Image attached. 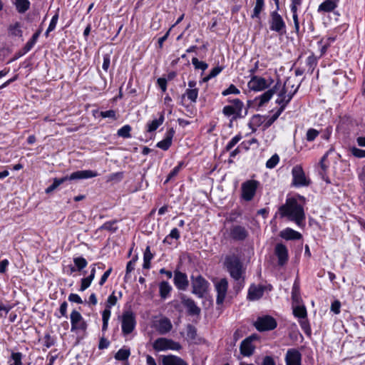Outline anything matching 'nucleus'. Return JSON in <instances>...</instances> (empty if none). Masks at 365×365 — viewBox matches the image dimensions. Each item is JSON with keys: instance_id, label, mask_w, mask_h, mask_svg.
Wrapping results in <instances>:
<instances>
[{"instance_id": "nucleus-1", "label": "nucleus", "mask_w": 365, "mask_h": 365, "mask_svg": "<svg viewBox=\"0 0 365 365\" xmlns=\"http://www.w3.org/2000/svg\"><path fill=\"white\" fill-rule=\"evenodd\" d=\"M279 213L281 217H287L289 220L294 222L299 227H303L305 225L304 207L295 197H287L285 203L279 207Z\"/></svg>"}, {"instance_id": "nucleus-2", "label": "nucleus", "mask_w": 365, "mask_h": 365, "mask_svg": "<svg viewBox=\"0 0 365 365\" xmlns=\"http://www.w3.org/2000/svg\"><path fill=\"white\" fill-rule=\"evenodd\" d=\"M298 87L294 88V86L291 84L289 80H287L284 84L282 91L279 93L278 98L276 100L277 103L280 105V108L272 116L267 117L264 122V126L267 128L279 118L280 114L284 110L286 105L292 98L294 93L297 92Z\"/></svg>"}, {"instance_id": "nucleus-3", "label": "nucleus", "mask_w": 365, "mask_h": 365, "mask_svg": "<svg viewBox=\"0 0 365 365\" xmlns=\"http://www.w3.org/2000/svg\"><path fill=\"white\" fill-rule=\"evenodd\" d=\"M224 266L230 275L235 280L244 279L245 269L240 257L236 254H229L225 256Z\"/></svg>"}, {"instance_id": "nucleus-4", "label": "nucleus", "mask_w": 365, "mask_h": 365, "mask_svg": "<svg viewBox=\"0 0 365 365\" xmlns=\"http://www.w3.org/2000/svg\"><path fill=\"white\" fill-rule=\"evenodd\" d=\"M120 322L121 330L123 336L130 334L135 329L136 319L135 315L131 310H125L122 315L118 317Z\"/></svg>"}, {"instance_id": "nucleus-5", "label": "nucleus", "mask_w": 365, "mask_h": 365, "mask_svg": "<svg viewBox=\"0 0 365 365\" xmlns=\"http://www.w3.org/2000/svg\"><path fill=\"white\" fill-rule=\"evenodd\" d=\"M228 101L231 103V105L225 106L222 109V113L227 117L232 116V121L242 118L243 103L238 98Z\"/></svg>"}, {"instance_id": "nucleus-6", "label": "nucleus", "mask_w": 365, "mask_h": 365, "mask_svg": "<svg viewBox=\"0 0 365 365\" xmlns=\"http://www.w3.org/2000/svg\"><path fill=\"white\" fill-rule=\"evenodd\" d=\"M259 182L255 180H248L241 185V197L247 202L251 201L255 196Z\"/></svg>"}, {"instance_id": "nucleus-7", "label": "nucleus", "mask_w": 365, "mask_h": 365, "mask_svg": "<svg viewBox=\"0 0 365 365\" xmlns=\"http://www.w3.org/2000/svg\"><path fill=\"white\" fill-rule=\"evenodd\" d=\"M153 347L157 351H165L167 350L179 351L182 346L173 339L162 337L154 341Z\"/></svg>"}, {"instance_id": "nucleus-8", "label": "nucleus", "mask_w": 365, "mask_h": 365, "mask_svg": "<svg viewBox=\"0 0 365 365\" xmlns=\"http://www.w3.org/2000/svg\"><path fill=\"white\" fill-rule=\"evenodd\" d=\"M98 175V173L95 171L90 170H78L73 173H71L70 175L64 176L61 178H54L56 180V184L61 185L63 182H65L67 180H81V179H88L96 177Z\"/></svg>"}, {"instance_id": "nucleus-9", "label": "nucleus", "mask_w": 365, "mask_h": 365, "mask_svg": "<svg viewBox=\"0 0 365 365\" xmlns=\"http://www.w3.org/2000/svg\"><path fill=\"white\" fill-rule=\"evenodd\" d=\"M98 175V173L95 171L90 170H78L73 173H71L70 175L64 176L61 178H54L56 180V184L61 185L63 182H65L67 180H81V179H88L96 177Z\"/></svg>"}, {"instance_id": "nucleus-10", "label": "nucleus", "mask_w": 365, "mask_h": 365, "mask_svg": "<svg viewBox=\"0 0 365 365\" xmlns=\"http://www.w3.org/2000/svg\"><path fill=\"white\" fill-rule=\"evenodd\" d=\"M192 293L202 298L207 291L209 283L202 276H192Z\"/></svg>"}, {"instance_id": "nucleus-11", "label": "nucleus", "mask_w": 365, "mask_h": 365, "mask_svg": "<svg viewBox=\"0 0 365 365\" xmlns=\"http://www.w3.org/2000/svg\"><path fill=\"white\" fill-rule=\"evenodd\" d=\"M258 339L257 336L252 334L242 341L240 345V354L245 357L253 355L256 346L255 341Z\"/></svg>"}, {"instance_id": "nucleus-12", "label": "nucleus", "mask_w": 365, "mask_h": 365, "mask_svg": "<svg viewBox=\"0 0 365 365\" xmlns=\"http://www.w3.org/2000/svg\"><path fill=\"white\" fill-rule=\"evenodd\" d=\"M269 29L279 34H282L286 31V25L282 17L277 11H272L270 14L269 21Z\"/></svg>"}, {"instance_id": "nucleus-13", "label": "nucleus", "mask_w": 365, "mask_h": 365, "mask_svg": "<svg viewBox=\"0 0 365 365\" xmlns=\"http://www.w3.org/2000/svg\"><path fill=\"white\" fill-rule=\"evenodd\" d=\"M255 328L260 331L272 330L277 327L276 320L270 316L259 317L255 322Z\"/></svg>"}, {"instance_id": "nucleus-14", "label": "nucleus", "mask_w": 365, "mask_h": 365, "mask_svg": "<svg viewBox=\"0 0 365 365\" xmlns=\"http://www.w3.org/2000/svg\"><path fill=\"white\" fill-rule=\"evenodd\" d=\"M71 331H76L78 330L85 331L87 328V324L83 319L82 315L76 310H73L70 315Z\"/></svg>"}, {"instance_id": "nucleus-15", "label": "nucleus", "mask_w": 365, "mask_h": 365, "mask_svg": "<svg viewBox=\"0 0 365 365\" xmlns=\"http://www.w3.org/2000/svg\"><path fill=\"white\" fill-rule=\"evenodd\" d=\"M293 176V184L295 186H307L309 184V180L307 178L305 173L300 166H295L292 170Z\"/></svg>"}, {"instance_id": "nucleus-16", "label": "nucleus", "mask_w": 365, "mask_h": 365, "mask_svg": "<svg viewBox=\"0 0 365 365\" xmlns=\"http://www.w3.org/2000/svg\"><path fill=\"white\" fill-rule=\"evenodd\" d=\"M215 288L217 293L216 302L222 304L224 302L228 289V282L225 278L220 279L215 283Z\"/></svg>"}, {"instance_id": "nucleus-17", "label": "nucleus", "mask_w": 365, "mask_h": 365, "mask_svg": "<svg viewBox=\"0 0 365 365\" xmlns=\"http://www.w3.org/2000/svg\"><path fill=\"white\" fill-rule=\"evenodd\" d=\"M269 86L267 81L262 77L254 76L248 82V87L253 91H259L267 88Z\"/></svg>"}, {"instance_id": "nucleus-18", "label": "nucleus", "mask_w": 365, "mask_h": 365, "mask_svg": "<svg viewBox=\"0 0 365 365\" xmlns=\"http://www.w3.org/2000/svg\"><path fill=\"white\" fill-rule=\"evenodd\" d=\"M173 280L175 287L180 290H185L189 285L187 275L179 271L175 272Z\"/></svg>"}, {"instance_id": "nucleus-19", "label": "nucleus", "mask_w": 365, "mask_h": 365, "mask_svg": "<svg viewBox=\"0 0 365 365\" xmlns=\"http://www.w3.org/2000/svg\"><path fill=\"white\" fill-rule=\"evenodd\" d=\"M264 292V286L252 284L248 289L247 299L250 301L258 300L263 296Z\"/></svg>"}, {"instance_id": "nucleus-20", "label": "nucleus", "mask_w": 365, "mask_h": 365, "mask_svg": "<svg viewBox=\"0 0 365 365\" xmlns=\"http://www.w3.org/2000/svg\"><path fill=\"white\" fill-rule=\"evenodd\" d=\"M155 328L160 334H165L172 329L173 324L168 318L163 317L156 322Z\"/></svg>"}, {"instance_id": "nucleus-21", "label": "nucleus", "mask_w": 365, "mask_h": 365, "mask_svg": "<svg viewBox=\"0 0 365 365\" xmlns=\"http://www.w3.org/2000/svg\"><path fill=\"white\" fill-rule=\"evenodd\" d=\"M286 365H301V354L295 349L287 351L285 356Z\"/></svg>"}, {"instance_id": "nucleus-22", "label": "nucleus", "mask_w": 365, "mask_h": 365, "mask_svg": "<svg viewBox=\"0 0 365 365\" xmlns=\"http://www.w3.org/2000/svg\"><path fill=\"white\" fill-rule=\"evenodd\" d=\"M175 134V130L173 128H170L167 130L165 133V137L163 140L158 142L156 146L163 150H167L169 149L172 144V140Z\"/></svg>"}, {"instance_id": "nucleus-23", "label": "nucleus", "mask_w": 365, "mask_h": 365, "mask_svg": "<svg viewBox=\"0 0 365 365\" xmlns=\"http://www.w3.org/2000/svg\"><path fill=\"white\" fill-rule=\"evenodd\" d=\"M247 235L246 229L240 225H235L230 230V236L236 240H243Z\"/></svg>"}, {"instance_id": "nucleus-24", "label": "nucleus", "mask_w": 365, "mask_h": 365, "mask_svg": "<svg viewBox=\"0 0 365 365\" xmlns=\"http://www.w3.org/2000/svg\"><path fill=\"white\" fill-rule=\"evenodd\" d=\"M275 254L279 259V264L283 265L288 259V251L283 244H277L275 247Z\"/></svg>"}, {"instance_id": "nucleus-25", "label": "nucleus", "mask_w": 365, "mask_h": 365, "mask_svg": "<svg viewBox=\"0 0 365 365\" xmlns=\"http://www.w3.org/2000/svg\"><path fill=\"white\" fill-rule=\"evenodd\" d=\"M163 365H188V364L180 357L175 355H167L162 357Z\"/></svg>"}, {"instance_id": "nucleus-26", "label": "nucleus", "mask_w": 365, "mask_h": 365, "mask_svg": "<svg viewBox=\"0 0 365 365\" xmlns=\"http://www.w3.org/2000/svg\"><path fill=\"white\" fill-rule=\"evenodd\" d=\"M339 0H325L318 7L317 11L321 13H329L333 11L336 7Z\"/></svg>"}, {"instance_id": "nucleus-27", "label": "nucleus", "mask_w": 365, "mask_h": 365, "mask_svg": "<svg viewBox=\"0 0 365 365\" xmlns=\"http://www.w3.org/2000/svg\"><path fill=\"white\" fill-rule=\"evenodd\" d=\"M279 236L286 240H300L302 237L299 232L289 227L282 230Z\"/></svg>"}, {"instance_id": "nucleus-28", "label": "nucleus", "mask_w": 365, "mask_h": 365, "mask_svg": "<svg viewBox=\"0 0 365 365\" xmlns=\"http://www.w3.org/2000/svg\"><path fill=\"white\" fill-rule=\"evenodd\" d=\"M165 120L164 113L161 112L159 114V117L156 119L153 120L150 122H148L146 125V130L149 133L153 132L156 130L160 125H161Z\"/></svg>"}, {"instance_id": "nucleus-29", "label": "nucleus", "mask_w": 365, "mask_h": 365, "mask_svg": "<svg viewBox=\"0 0 365 365\" xmlns=\"http://www.w3.org/2000/svg\"><path fill=\"white\" fill-rule=\"evenodd\" d=\"M292 4L290 6L291 11L292 13V17L294 23L295 28L298 30L299 29V21H298V16H297V9L298 6H299L302 4V0H291Z\"/></svg>"}, {"instance_id": "nucleus-30", "label": "nucleus", "mask_w": 365, "mask_h": 365, "mask_svg": "<svg viewBox=\"0 0 365 365\" xmlns=\"http://www.w3.org/2000/svg\"><path fill=\"white\" fill-rule=\"evenodd\" d=\"M292 299L294 304H299L301 303L302 301L300 296L299 283L297 281L294 282L292 286Z\"/></svg>"}, {"instance_id": "nucleus-31", "label": "nucleus", "mask_w": 365, "mask_h": 365, "mask_svg": "<svg viewBox=\"0 0 365 365\" xmlns=\"http://www.w3.org/2000/svg\"><path fill=\"white\" fill-rule=\"evenodd\" d=\"M183 305L187 309L188 312L192 314H198L200 309L197 307L195 302L191 299H183Z\"/></svg>"}, {"instance_id": "nucleus-32", "label": "nucleus", "mask_w": 365, "mask_h": 365, "mask_svg": "<svg viewBox=\"0 0 365 365\" xmlns=\"http://www.w3.org/2000/svg\"><path fill=\"white\" fill-rule=\"evenodd\" d=\"M14 4L16 9L20 14L25 13L30 7V2L29 0H14Z\"/></svg>"}, {"instance_id": "nucleus-33", "label": "nucleus", "mask_w": 365, "mask_h": 365, "mask_svg": "<svg viewBox=\"0 0 365 365\" xmlns=\"http://www.w3.org/2000/svg\"><path fill=\"white\" fill-rule=\"evenodd\" d=\"M293 314L294 317L304 319L307 317V309L304 306L299 304H293Z\"/></svg>"}, {"instance_id": "nucleus-34", "label": "nucleus", "mask_w": 365, "mask_h": 365, "mask_svg": "<svg viewBox=\"0 0 365 365\" xmlns=\"http://www.w3.org/2000/svg\"><path fill=\"white\" fill-rule=\"evenodd\" d=\"M8 33L9 36L21 37L22 36L21 24L19 22H16L14 24L9 25L8 28Z\"/></svg>"}, {"instance_id": "nucleus-35", "label": "nucleus", "mask_w": 365, "mask_h": 365, "mask_svg": "<svg viewBox=\"0 0 365 365\" xmlns=\"http://www.w3.org/2000/svg\"><path fill=\"white\" fill-rule=\"evenodd\" d=\"M274 91L273 89H269L260 95L259 97L256 98V101H259V106H262L267 102H268L271 98L272 97Z\"/></svg>"}, {"instance_id": "nucleus-36", "label": "nucleus", "mask_w": 365, "mask_h": 365, "mask_svg": "<svg viewBox=\"0 0 365 365\" xmlns=\"http://www.w3.org/2000/svg\"><path fill=\"white\" fill-rule=\"evenodd\" d=\"M160 295L161 298L165 299L172 290V287L168 282H162L159 285Z\"/></svg>"}, {"instance_id": "nucleus-37", "label": "nucleus", "mask_w": 365, "mask_h": 365, "mask_svg": "<svg viewBox=\"0 0 365 365\" xmlns=\"http://www.w3.org/2000/svg\"><path fill=\"white\" fill-rule=\"evenodd\" d=\"M264 7V0H256L255 6L253 9V13L252 14V18H258L259 19L260 13L263 11Z\"/></svg>"}, {"instance_id": "nucleus-38", "label": "nucleus", "mask_w": 365, "mask_h": 365, "mask_svg": "<svg viewBox=\"0 0 365 365\" xmlns=\"http://www.w3.org/2000/svg\"><path fill=\"white\" fill-rule=\"evenodd\" d=\"M130 355L129 349H120L115 355V359L118 361H125L128 359Z\"/></svg>"}, {"instance_id": "nucleus-39", "label": "nucleus", "mask_w": 365, "mask_h": 365, "mask_svg": "<svg viewBox=\"0 0 365 365\" xmlns=\"http://www.w3.org/2000/svg\"><path fill=\"white\" fill-rule=\"evenodd\" d=\"M185 96L191 103H195L198 97V88H187L185 91Z\"/></svg>"}, {"instance_id": "nucleus-40", "label": "nucleus", "mask_w": 365, "mask_h": 365, "mask_svg": "<svg viewBox=\"0 0 365 365\" xmlns=\"http://www.w3.org/2000/svg\"><path fill=\"white\" fill-rule=\"evenodd\" d=\"M111 312L108 309H104L102 312V320H103V331H106L108 329V321L110 317Z\"/></svg>"}, {"instance_id": "nucleus-41", "label": "nucleus", "mask_w": 365, "mask_h": 365, "mask_svg": "<svg viewBox=\"0 0 365 365\" xmlns=\"http://www.w3.org/2000/svg\"><path fill=\"white\" fill-rule=\"evenodd\" d=\"M170 238L175 240L180 238V232L177 228H173L171 230L170 233L168 236H166L165 238L163 240V243L171 245L172 242H170Z\"/></svg>"}, {"instance_id": "nucleus-42", "label": "nucleus", "mask_w": 365, "mask_h": 365, "mask_svg": "<svg viewBox=\"0 0 365 365\" xmlns=\"http://www.w3.org/2000/svg\"><path fill=\"white\" fill-rule=\"evenodd\" d=\"M73 262L79 271L85 268L88 264L86 259L83 257H75Z\"/></svg>"}, {"instance_id": "nucleus-43", "label": "nucleus", "mask_w": 365, "mask_h": 365, "mask_svg": "<svg viewBox=\"0 0 365 365\" xmlns=\"http://www.w3.org/2000/svg\"><path fill=\"white\" fill-rule=\"evenodd\" d=\"M192 63L195 69H200L202 71L206 70L208 67L205 62L199 61L197 57H193L192 58Z\"/></svg>"}, {"instance_id": "nucleus-44", "label": "nucleus", "mask_w": 365, "mask_h": 365, "mask_svg": "<svg viewBox=\"0 0 365 365\" xmlns=\"http://www.w3.org/2000/svg\"><path fill=\"white\" fill-rule=\"evenodd\" d=\"M183 166V163L180 162L177 166H175L169 173L168 175V178L165 180V182H168L169 180H170L172 178L175 177L179 172L181 170Z\"/></svg>"}, {"instance_id": "nucleus-45", "label": "nucleus", "mask_w": 365, "mask_h": 365, "mask_svg": "<svg viewBox=\"0 0 365 365\" xmlns=\"http://www.w3.org/2000/svg\"><path fill=\"white\" fill-rule=\"evenodd\" d=\"M130 130H131V127L129 125H125L123 126L122 128H120L118 130V135L120 137H123V138H130Z\"/></svg>"}, {"instance_id": "nucleus-46", "label": "nucleus", "mask_w": 365, "mask_h": 365, "mask_svg": "<svg viewBox=\"0 0 365 365\" xmlns=\"http://www.w3.org/2000/svg\"><path fill=\"white\" fill-rule=\"evenodd\" d=\"M117 302H118V297L115 295V293L113 292L108 297L105 309H108L110 311L111 307L115 306Z\"/></svg>"}, {"instance_id": "nucleus-47", "label": "nucleus", "mask_w": 365, "mask_h": 365, "mask_svg": "<svg viewBox=\"0 0 365 365\" xmlns=\"http://www.w3.org/2000/svg\"><path fill=\"white\" fill-rule=\"evenodd\" d=\"M279 157L277 154L273 155L266 163V167L267 168H274L279 163Z\"/></svg>"}, {"instance_id": "nucleus-48", "label": "nucleus", "mask_w": 365, "mask_h": 365, "mask_svg": "<svg viewBox=\"0 0 365 365\" xmlns=\"http://www.w3.org/2000/svg\"><path fill=\"white\" fill-rule=\"evenodd\" d=\"M58 13L56 12V14L53 16V17L50 21L49 26L46 31V36H48L49 32H51L55 29L57 22H58Z\"/></svg>"}, {"instance_id": "nucleus-49", "label": "nucleus", "mask_w": 365, "mask_h": 365, "mask_svg": "<svg viewBox=\"0 0 365 365\" xmlns=\"http://www.w3.org/2000/svg\"><path fill=\"white\" fill-rule=\"evenodd\" d=\"M319 133L317 130L314 128H309L306 134V139L308 141H313L318 135Z\"/></svg>"}, {"instance_id": "nucleus-50", "label": "nucleus", "mask_w": 365, "mask_h": 365, "mask_svg": "<svg viewBox=\"0 0 365 365\" xmlns=\"http://www.w3.org/2000/svg\"><path fill=\"white\" fill-rule=\"evenodd\" d=\"M240 90L234 85L231 84L227 89L224 90L222 93V96H228L230 94H239Z\"/></svg>"}, {"instance_id": "nucleus-51", "label": "nucleus", "mask_w": 365, "mask_h": 365, "mask_svg": "<svg viewBox=\"0 0 365 365\" xmlns=\"http://www.w3.org/2000/svg\"><path fill=\"white\" fill-rule=\"evenodd\" d=\"M242 135L240 134L234 136L226 145V150H230L240 140Z\"/></svg>"}, {"instance_id": "nucleus-52", "label": "nucleus", "mask_w": 365, "mask_h": 365, "mask_svg": "<svg viewBox=\"0 0 365 365\" xmlns=\"http://www.w3.org/2000/svg\"><path fill=\"white\" fill-rule=\"evenodd\" d=\"M351 153L356 158H365V150L359 149L353 147L350 149Z\"/></svg>"}, {"instance_id": "nucleus-53", "label": "nucleus", "mask_w": 365, "mask_h": 365, "mask_svg": "<svg viewBox=\"0 0 365 365\" xmlns=\"http://www.w3.org/2000/svg\"><path fill=\"white\" fill-rule=\"evenodd\" d=\"M222 71V68L220 67H215L213 68L210 73L208 74L207 76L204 78L203 81H207L208 80L211 79L212 78L215 77L217 76L220 72Z\"/></svg>"}, {"instance_id": "nucleus-54", "label": "nucleus", "mask_w": 365, "mask_h": 365, "mask_svg": "<svg viewBox=\"0 0 365 365\" xmlns=\"http://www.w3.org/2000/svg\"><path fill=\"white\" fill-rule=\"evenodd\" d=\"M92 282V280L88 277H85L81 279V283L79 290L81 292L85 291L87 288H88Z\"/></svg>"}, {"instance_id": "nucleus-55", "label": "nucleus", "mask_w": 365, "mask_h": 365, "mask_svg": "<svg viewBox=\"0 0 365 365\" xmlns=\"http://www.w3.org/2000/svg\"><path fill=\"white\" fill-rule=\"evenodd\" d=\"M317 58L315 57L314 55H311L307 58V63L309 67V69L312 71L317 65Z\"/></svg>"}, {"instance_id": "nucleus-56", "label": "nucleus", "mask_w": 365, "mask_h": 365, "mask_svg": "<svg viewBox=\"0 0 365 365\" xmlns=\"http://www.w3.org/2000/svg\"><path fill=\"white\" fill-rule=\"evenodd\" d=\"M100 115L102 117V118H112V119H116V115H115V111L113 110H106V111H101L100 113Z\"/></svg>"}, {"instance_id": "nucleus-57", "label": "nucleus", "mask_w": 365, "mask_h": 365, "mask_svg": "<svg viewBox=\"0 0 365 365\" xmlns=\"http://www.w3.org/2000/svg\"><path fill=\"white\" fill-rule=\"evenodd\" d=\"M196 335H197V333H196L195 328L193 326L190 325V324L187 325V336L190 339H195Z\"/></svg>"}, {"instance_id": "nucleus-58", "label": "nucleus", "mask_w": 365, "mask_h": 365, "mask_svg": "<svg viewBox=\"0 0 365 365\" xmlns=\"http://www.w3.org/2000/svg\"><path fill=\"white\" fill-rule=\"evenodd\" d=\"M135 262L136 260L135 259H133L132 260L129 261L128 263H127V265H126V273H125V277H128V274L134 270L135 269Z\"/></svg>"}, {"instance_id": "nucleus-59", "label": "nucleus", "mask_w": 365, "mask_h": 365, "mask_svg": "<svg viewBox=\"0 0 365 365\" xmlns=\"http://www.w3.org/2000/svg\"><path fill=\"white\" fill-rule=\"evenodd\" d=\"M341 303L338 300H335L331 303V311L334 314H338L340 313Z\"/></svg>"}, {"instance_id": "nucleus-60", "label": "nucleus", "mask_w": 365, "mask_h": 365, "mask_svg": "<svg viewBox=\"0 0 365 365\" xmlns=\"http://www.w3.org/2000/svg\"><path fill=\"white\" fill-rule=\"evenodd\" d=\"M11 358L14 361V365H22L21 358L22 355L19 352L13 353L11 355Z\"/></svg>"}, {"instance_id": "nucleus-61", "label": "nucleus", "mask_w": 365, "mask_h": 365, "mask_svg": "<svg viewBox=\"0 0 365 365\" xmlns=\"http://www.w3.org/2000/svg\"><path fill=\"white\" fill-rule=\"evenodd\" d=\"M68 300L71 302H75L77 304H82L83 300L80 297V296L77 294H70L68 296Z\"/></svg>"}, {"instance_id": "nucleus-62", "label": "nucleus", "mask_w": 365, "mask_h": 365, "mask_svg": "<svg viewBox=\"0 0 365 365\" xmlns=\"http://www.w3.org/2000/svg\"><path fill=\"white\" fill-rule=\"evenodd\" d=\"M112 272V268H109L107 271L104 272V274L102 275L100 281H99V285L103 286L104 283L108 279V277L110 276V273Z\"/></svg>"}, {"instance_id": "nucleus-63", "label": "nucleus", "mask_w": 365, "mask_h": 365, "mask_svg": "<svg viewBox=\"0 0 365 365\" xmlns=\"http://www.w3.org/2000/svg\"><path fill=\"white\" fill-rule=\"evenodd\" d=\"M41 34V31L38 30L36 31L34 35L32 36L31 38L26 43V46H33L34 43H36V40L39 37Z\"/></svg>"}, {"instance_id": "nucleus-64", "label": "nucleus", "mask_w": 365, "mask_h": 365, "mask_svg": "<svg viewBox=\"0 0 365 365\" xmlns=\"http://www.w3.org/2000/svg\"><path fill=\"white\" fill-rule=\"evenodd\" d=\"M261 365H276V363L272 356H266L264 357Z\"/></svg>"}]
</instances>
